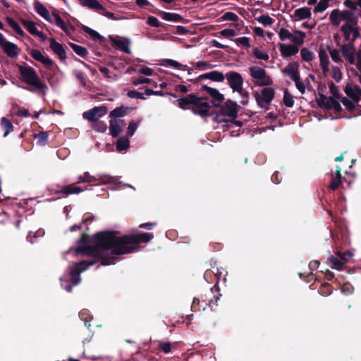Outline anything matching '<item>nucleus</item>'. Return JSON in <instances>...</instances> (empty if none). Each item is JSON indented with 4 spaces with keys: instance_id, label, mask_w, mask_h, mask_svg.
<instances>
[{
    "instance_id": "f257e3e1",
    "label": "nucleus",
    "mask_w": 361,
    "mask_h": 361,
    "mask_svg": "<svg viewBox=\"0 0 361 361\" xmlns=\"http://www.w3.org/2000/svg\"><path fill=\"white\" fill-rule=\"evenodd\" d=\"M318 57L323 75L330 76L336 82L343 79V73L338 65H342L344 60L350 65H355L357 71H353L361 84V49L356 51L352 44H343L340 49L321 47Z\"/></svg>"
},
{
    "instance_id": "f03ea898",
    "label": "nucleus",
    "mask_w": 361,
    "mask_h": 361,
    "mask_svg": "<svg viewBox=\"0 0 361 361\" xmlns=\"http://www.w3.org/2000/svg\"><path fill=\"white\" fill-rule=\"evenodd\" d=\"M115 231H102L95 236L97 245L94 247H86L80 250L92 253L97 248L111 250V255H121L134 252L136 247L142 243H148L154 238L152 233L117 236Z\"/></svg>"
},
{
    "instance_id": "7ed1b4c3",
    "label": "nucleus",
    "mask_w": 361,
    "mask_h": 361,
    "mask_svg": "<svg viewBox=\"0 0 361 361\" xmlns=\"http://www.w3.org/2000/svg\"><path fill=\"white\" fill-rule=\"evenodd\" d=\"M99 233L100 232L94 234L93 237V245H88V243L90 242V237L85 233H83L78 240V243L80 245L75 249V252L77 253H81L88 257H91L92 259L82 260L73 264L69 272V281H71L73 285H78L80 282L81 278L80 274L82 272L85 271L88 269V267L95 264L98 262H100V265L103 266L115 264L117 257H115L114 255H111V250L97 248V251L93 252L92 253L80 250V248L82 247L96 246L97 240L95 239V236Z\"/></svg>"
},
{
    "instance_id": "20e7f679",
    "label": "nucleus",
    "mask_w": 361,
    "mask_h": 361,
    "mask_svg": "<svg viewBox=\"0 0 361 361\" xmlns=\"http://www.w3.org/2000/svg\"><path fill=\"white\" fill-rule=\"evenodd\" d=\"M20 75V80L23 82L30 86V88L24 87L30 92H37L44 95L48 90L47 85L43 82L36 71L28 66H18Z\"/></svg>"
},
{
    "instance_id": "39448f33",
    "label": "nucleus",
    "mask_w": 361,
    "mask_h": 361,
    "mask_svg": "<svg viewBox=\"0 0 361 361\" xmlns=\"http://www.w3.org/2000/svg\"><path fill=\"white\" fill-rule=\"evenodd\" d=\"M355 15L348 10L334 9L329 14V20L333 26H339L342 22L344 23H352L356 18Z\"/></svg>"
},
{
    "instance_id": "423d86ee",
    "label": "nucleus",
    "mask_w": 361,
    "mask_h": 361,
    "mask_svg": "<svg viewBox=\"0 0 361 361\" xmlns=\"http://www.w3.org/2000/svg\"><path fill=\"white\" fill-rule=\"evenodd\" d=\"M226 78L233 91L237 92L245 97L246 101H244L243 104H246L247 102L248 95L243 89V79L241 75L237 72L231 71L226 73Z\"/></svg>"
},
{
    "instance_id": "0eeeda50",
    "label": "nucleus",
    "mask_w": 361,
    "mask_h": 361,
    "mask_svg": "<svg viewBox=\"0 0 361 361\" xmlns=\"http://www.w3.org/2000/svg\"><path fill=\"white\" fill-rule=\"evenodd\" d=\"M357 18L353 20L352 23H343L341 30L343 32L345 39L349 43L348 44H353V42L360 36V32L357 26Z\"/></svg>"
},
{
    "instance_id": "6e6552de",
    "label": "nucleus",
    "mask_w": 361,
    "mask_h": 361,
    "mask_svg": "<svg viewBox=\"0 0 361 361\" xmlns=\"http://www.w3.org/2000/svg\"><path fill=\"white\" fill-rule=\"evenodd\" d=\"M317 102L318 106L324 110H333L335 113H339L342 110L339 100L335 97L320 94Z\"/></svg>"
},
{
    "instance_id": "1a4fd4ad",
    "label": "nucleus",
    "mask_w": 361,
    "mask_h": 361,
    "mask_svg": "<svg viewBox=\"0 0 361 361\" xmlns=\"http://www.w3.org/2000/svg\"><path fill=\"white\" fill-rule=\"evenodd\" d=\"M238 111V106L235 103L231 101L225 102L220 109L221 114L216 116L215 121L217 123H223L226 119L223 116L234 118L237 116Z\"/></svg>"
},
{
    "instance_id": "9d476101",
    "label": "nucleus",
    "mask_w": 361,
    "mask_h": 361,
    "mask_svg": "<svg viewBox=\"0 0 361 361\" xmlns=\"http://www.w3.org/2000/svg\"><path fill=\"white\" fill-rule=\"evenodd\" d=\"M250 75L255 80L259 85L269 86L272 84L271 78L267 75L266 71L261 68L253 66L250 68Z\"/></svg>"
},
{
    "instance_id": "9b49d317",
    "label": "nucleus",
    "mask_w": 361,
    "mask_h": 361,
    "mask_svg": "<svg viewBox=\"0 0 361 361\" xmlns=\"http://www.w3.org/2000/svg\"><path fill=\"white\" fill-rule=\"evenodd\" d=\"M274 95V90L271 87H264L259 94H255V99L258 105L266 108L272 101Z\"/></svg>"
},
{
    "instance_id": "f8f14e48",
    "label": "nucleus",
    "mask_w": 361,
    "mask_h": 361,
    "mask_svg": "<svg viewBox=\"0 0 361 361\" xmlns=\"http://www.w3.org/2000/svg\"><path fill=\"white\" fill-rule=\"evenodd\" d=\"M211 106L210 103L206 99L198 98L195 96V101L193 103L192 110L196 114L206 116L209 114Z\"/></svg>"
},
{
    "instance_id": "ddd939ff",
    "label": "nucleus",
    "mask_w": 361,
    "mask_h": 361,
    "mask_svg": "<svg viewBox=\"0 0 361 361\" xmlns=\"http://www.w3.org/2000/svg\"><path fill=\"white\" fill-rule=\"evenodd\" d=\"M107 112V108L104 106H97L82 114V117L90 121H97L99 118L105 115Z\"/></svg>"
},
{
    "instance_id": "4468645a",
    "label": "nucleus",
    "mask_w": 361,
    "mask_h": 361,
    "mask_svg": "<svg viewBox=\"0 0 361 361\" xmlns=\"http://www.w3.org/2000/svg\"><path fill=\"white\" fill-rule=\"evenodd\" d=\"M300 65L297 61H292L289 63L283 69L282 73L283 75L289 77L293 81L297 80L300 75L299 71Z\"/></svg>"
},
{
    "instance_id": "2eb2a0df",
    "label": "nucleus",
    "mask_w": 361,
    "mask_h": 361,
    "mask_svg": "<svg viewBox=\"0 0 361 361\" xmlns=\"http://www.w3.org/2000/svg\"><path fill=\"white\" fill-rule=\"evenodd\" d=\"M126 126L123 119L114 118L109 121V133L113 137H117Z\"/></svg>"
},
{
    "instance_id": "dca6fc26",
    "label": "nucleus",
    "mask_w": 361,
    "mask_h": 361,
    "mask_svg": "<svg viewBox=\"0 0 361 361\" xmlns=\"http://www.w3.org/2000/svg\"><path fill=\"white\" fill-rule=\"evenodd\" d=\"M279 47L281 55L283 58L293 56L299 51V48L292 44H280Z\"/></svg>"
},
{
    "instance_id": "f3484780",
    "label": "nucleus",
    "mask_w": 361,
    "mask_h": 361,
    "mask_svg": "<svg viewBox=\"0 0 361 361\" xmlns=\"http://www.w3.org/2000/svg\"><path fill=\"white\" fill-rule=\"evenodd\" d=\"M345 93L350 99L357 102L361 99V89L353 83H348L346 85Z\"/></svg>"
},
{
    "instance_id": "a211bd4d",
    "label": "nucleus",
    "mask_w": 361,
    "mask_h": 361,
    "mask_svg": "<svg viewBox=\"0 0 361 361\" xmlns=\"http://www.w3.org/2000/svg\"><path fill=\"white\" fill-rule=\"evenodd\" d=\"M30 54L34 59L41 62L46 67L51 68L53 66V61L48 56L43 55L39 50L32 49Z\"/></svg>"
},
{
    "instance_id": "6ab92c4d",
    "label": "nucleus",
    "mask_w": 361,
    "mask_h": 361,
    "mask_svg": "<svg viewBox=\"0 0 361 361\" xmlns=\"http://www.w3.org/2000/svg\"><path fill=\"white\" fill-rule=\"evenodd\" d=\"M312 13L310 8L302 7L297 8L293 12V17L295 21L302 20L311 18Z\"/></svg>"
},
{
    "instance_id": "aec40b11",
    "label": "nucleus",
    "mask_w": 361,
    "mask_h": 361,
    "mask_svg": "<svg viewBox=\"0 0 361 361\" xmlns=\"http://www.w3.org/2000/svg\"><path fill=\"white\" fill-rule=\"evenodd\" d=\"M49 42L51 50L61 61H64L66 59V53L63 47L60 43L57 42L54 38L50 39Z\"/></svg>"
},
{
    "instance_id": "412c9836",
    "label": "nucleus",
    "mask_w": 361,
    "mask_h": 361,
    "mask_svg": "<svg viewBox=\"0 0 361 361\" xmlns=\"http://www.w3.org/2000/svg\"><path fill=\"white\" fill-rule=\"evenodd\" d=\"M221 295V294H219V295H214L212 298H209L207 294H205L204 296H202L200 304L202 310H205L207 307L212 309L214 305L216 306L218 300Z\"/></svg>"
},
{
    "instance_id": "4be33fe9",
    "label": "nucleus",
    "mask_w": 361,
    "mask_h": 361,
    "mask_svg": "<svg viewBox=\"0 0 361 361\" xmlns=\"http://www.w3.org/2000/svg\"><path fill=\"white\" fill-rule=\"evenodd\" d=\"M8 56L11 58H16L20 54V49L16 44L7 41L1 47Z\"/></svg>"
},
{
    "instance_id": "5701e85b",
    "label": "nucleus",
    "mask_w": 361,
    "mask_h": 361,
    "mask_svg": "<svg viewBox=\"0 0 361 361\" xmlns=\"http://www.w3.org/2000/svg\"><path fill=\"white\" fill-rule=\"evenodd\" d=\"M23 25L26 27V29L29 31V32L32 35H37L43 40H45L46 37L44 33L41 31H39L37 29V26L35 23L30 20H23L22 21Z\"/></svg>"
},
{
    "instance_id": "b1692460",
    "label": "nucleus",
    "mask_w": 361,
    "mask_h": 361,
    "mask_svg": "<svg viewBox=\"0 0 361 361\" xmlns=\"http://www.w3.org/2000/svg\"><path fill=\"white\" fill-rule=\"evenodd\" d=\"M307 35L305 32L301 30H295L293 31L291 41L292 44L297 46L299 48L300 46L304 44L305 39Z\"/></svg>"
},
{
    "instance_id": "393cba45",
    "label": "nucleus",
    "mask_w": 361,
    "mask_h": 361,
    "mask_svg": "<svg viewBox=\"0 0 361 361\" xmlns=\"http://www.w3.org/2000/svg\"><path fill=\"white\" fill-rule=\"evenodd\" d=\"M200 79H209L215 82H223L225 79L224 75L217 71H213L199 76Z\"/></svg>"
},
{
    "instance_id": "a878e982",
    "label": "nucleus",
    "mask_w": 361,
    "mask_h": 361,
    "mask_svg": "<svg viewBox=\"0 0 361 361\" xmlns=\"http://www.w3.org/2000/svg\"><path fill=\"white\" fill-rule=\"evenodd\" d=\"M34 7H35L36 12L40 16H42L43 18H44L48 22L53 23L51 16H50L49 11L44 6L43 4H42L39 1H36V2H35Z\"/></svg>"
},
{
    "instance_id": "bb28decb",
    "label": "nucleus",
    "mask_w": 361,
    "mask_h": 361,
    "mask_svg": "<svg viewBox=\"0 0 361 361\" xmlns=\"http://www.w3.org/2000/svg\"><path fill=\"white\" fill-rule=\"evenodd\" d=\"M114 45L121 50L122 51L130 54L131 51L130 49V41L128 39H118L113 41Z\"/></svg>"
},
{
    "instance_id": "cd10ccee",
    "label": "nucleus",
    "mask_w": 361,
    "mask_h": 361,
    "mask_svg": "<svg viewBox=\"0 0 361 361\" xmlns=\"http://www.w3.org/2000/svg\"><path fill=\"white\" fill-rule=\"evenodd\" d=\"M80 5L90 9L99 11L104 10V7L97 0H78Z\"/></svg>"
},
{
    "instance_id": "c85d7f7f",
    "label": "nucleus",
    "mask_w": 361,
    "mask_h": 361,
    "mask_svg": "<svg viewBox=\"0 0 361 361\" xmlns=\"http://www.w3.org/2000/svg\"><path fill=\"white\" fill-rule=\"evenodd\" d=\"M195 101V95L194 94H189L187 95L185 97L180 98L177 100V104L178 106L183 109H188V106L190 104L193 106V103Z\"/></svg>"
},
{
    "instance_id": "c756f323",
    "label": "nucleus",
    "mask_w": 361,
    "mask_h": 361,
    "mask_svg": "<svg viewBox=\"0 0 361 361\" xmlns=\"http://www.w3.org/2000/svg\"><path fill=\"white\" fill-rule=\"evenodd\" d=\"M84 190L80 187L75 186L73 184L68 185L67 186L63 187L61 190L56 192V193L64 194L66 195H71V194H78L83 191Z\"/></svg>"
},
{
    "instance_id": "7c9ffc66",
    "label": "nucleus",
    "mask_w": 361,
    "mask_h": 361,
    "mask_svg": "<svg viewBox=\"0 0 361 361\" xmlns=\"http://www.w3.org/2000/svg\"><path fill=\"white\" fill-rule=\"evenodd\" d=\"M204 90L214 99V104L216 105V102H221L224 99V96L216 89L212 88L207 86L203 87Z\"/></svg>"
},
{
    "instance_id": "2f4dec72",
    "label": "nucleus",
    "mask_w": 361,
    "mask_h": 361,
    "mask_svg": "<svg viewBox=\"0 0 361 361\" xmlns=\"http://www.w3.org/2000/svg\"><path fill=\"white\" fill-rule=\"evenodd\" d=\"M159 14L162 19L166 21L180 22L183 20V18L178 13L160 11Z\"/></svg>"
},
{
    "instance_id": "473e14b6",
    "label": "nucleus",
    "mask_w": 361,
    "mask_h": 361,
    "mask_svg": "<svg viewBox=\"0 0 361 361\" xmlns=\"http://www.w3.org/2000/svg\"><path fill=\"white\" fill-rule=\"evenodd\" d=\"M1 128L4 131V136L6 137L13 130V126L11 122L6 117L1 118Z\"/></svg>"
},
{
    "instance_id": "72a5a7b5",
    "label": "nucleus",
    "mask_w": 361,
    "mask_h": 361,
    "mask_svg": "<svg viewBox=\"0 0 361 361\" xmlns=\"http://www.w3.org/2000/svg\"><path fill=\"white\" fill-rule=\"evenodd\" d=\"M51 18L53 20L52 23L56 24L58 27H59L64 32H68V27L67 25L62 20V18L59 16V15L58 13H54Z\"/></svg>"
},
{
    "instance_id": "f704fd0d",
    "label": "nucleus",
    "mask_w": 361,
    "mask_h": 361,
    "mask_svg": "<svg viewBox=\"0 0 361 361\" xmlns=\"http://www.w3.org/2000/svg\"><path fill=\"white\" fill-rule=\"evenodd\" d=\"M51 18L53 20L52 23L56 24L58 27H59L64 32H68V27L67 25L62 20V18L59 16V15L58 13H54Z\"/></svg>"
},
{
    "instance_id": "c9c22d12",
    "label": "nucleus",
    "mask_w": 361,
    "mask_h": 361,
    "mask_svg": "<svg viewBox=\"0 0 361 361\" xmlns=\"http://www.w3.org/2000/svg\"><path fill=\"white\" fill-rule=\"evenodd\" d=\"M51 18L53 20L52 23L56 24L58 27H59L64 32H68V27L67 25L62 20V18L59 16V15L58 13H54Z\"/></svg>"
},
{
    "instance_id": "e433bc0d",
    "label": "nucleus",
    "mask_w": 361,
    "mask_h": 361,
    "mask_svg": "<svg viewBox=\"0 0 361 361\" xmlns=\"http://www.w3.org/2000/svg\"><path fill=\"white\" fill-rule=\"evenodd\" d=\"M51 18L53 20L52 23L56 24L58 27H59L64 32H68V27L67 25L62 20V18L59 16V15L58 13H54Z\"/></svg>"
},
{
    "instance_id": "4c0bfd02",
    "label": "nucleus",
    "mask_w": 361,
    "mask_h": 361,
    "mask_svg": "<svg viewBox=\"0 0 361 361\" xmlns=\"http://www.w3.org/2000/svg\"><path fill=\"white\" fill-rule=\"evenodd\" d=\"M128 109L127 107H118L115 109L112 110L109 116L114 119L117 118L118 117L124 116L128 113Z\"/></svg>"
},
{
    "instance_id": "58836bf2",
    "label": "nucleus",
    "mask_w": 361,
    "mask_h": 361,
    "mask_svg": "<svg viewBox=\"0 0 361 361\" xmlns=\"http://www.w3.org/2000/svg\"><path fill=\"white\" fill-rule=\"evenodd\" d=\"M330 0H320L313 9L314 13H323L329 6Z\"/></svg>"
},
{
    "instance_id": "ea45409f",
    "label": "nucleus",
    "mask_w": 361,
    "mask_h": 361,
    "mask_svg": "<svg viewBox=\"0 0 361 361\" xmlns=\"http://www.w3.org/2000/svg\"><path fill=\"white\" fill-rule=\"evenodd\" d=\"M329 260L331 264V267L333 269H336L337 270L344 269L343 262L341 259H340L338 257L331 256Z\"/></svg>"
},
{
    "instance_id": "a19ab883",
    "label": "nucleus",
    "mask_w": 361,
    "mask_h": 361,
    "mask_svg": "<svg viewBox=\"0 0 361 361\" xmlns=\"http://www.w3.org/2000/svg\"><path fill=\"white\" fill-rule=\"evenodd\" d=\"M256 20L264 26H271L274 23V19L269 15L259 16Z\"/></svg>"
},
{
    "instance_id": "79ce46f5",
    "label": "nucleus",
    "mask_w": 361,
    "mask_h": 361,
    "mask_svg": "<svg viewBox=\"0 0 361 361\" xmlns=\"http://www.w3.org/2000/svg\"><path fill=\"white\" fill-rule=\"evenodd\" d=\"M130 145V141L128 138L126 137H121L116 143V149L118 151L126 150Z\"/></svg>"
},
{
    "instance_id": "37998d69",
    "label": "nucleus",
    "mask_w": 361,
    "mask_h": 361,
    "mask_svg": "<svg viewBox=\"0 0 361 361\" xmlns=\"http://www.w3.org/2000/svg\"><path fill=\"white\" fill-rule=\"evenodd\" d=\"M161 65L166 67H172L176 69H181L184 67L183 65L173 59H164L161 61Z\"/></svg>"
},
{
    "instance_id": "c03bdc74",
    "label": "nucleus",
    "mask_w": 361,
    "mask_h": 361,
    "mask_svg": "<svg viewBox=\"0 0 361 361\" xmlns=\"http://www.w3.org/2000/svg\"><path fill=\"white\" fill-rule=\"evenodd\" d=\"M300 56L302 59L307 62L312 61L314 58V53L307 48H302L300 50Z\"/></svg>"
},
{
    "instance_id": "a18cd8bd",
    "label": "nucleus",
    "mask_w": 361,
    "mask_h": 361,
    "mask_svg": "<svg viewBox=\"0 0 361 361\" xmlns=\"http://www.w3.org/2000/svg\"><path fill=\"white\" fill-rule=\"evenodd\" d=\"M341 102L344 105L345 109L349 111H353L355 109L356 104L357 103L356 101H354L350 99L349 97H343L341 99Z\"/></svg>"
},
{
    "instance_id": "49530a36",
    "label": "nucleus",
    "mask_w": 361,
    "mask_h": 361,
    "mask_svg": "<svg viewBox=\"0 0 361 361\" xmlns=\"http://www.w3.org/2000/svg\"><path fill=\"white\" fill-rule=\"evenodd\" d=\"M79 317L82 321H84V325L86 327L90 328L91 326L90 322L92 319V317L89 314L86 310H82L79 313Z\"/></svg>"
},
{
    "instance_id": "de8ad7c7",
    "label": "nucleus",
    "mask_w": 361,
    "mask_h": 361,
    "mask_svg": "<svg viewBox=\"0 0 361 361\" xmlns=\"http://www.w3.org/2000/svg\"><path fill=\"white\" fill-rule=\"evenodd\" d=\"M292 34L293 32L284 27L281 28L278 32L279 37L281 41L291 39Z\"/></svg>"
},
{
    "instance_id": "09e8293b",
    "label": "nucleus",
    "mask_w": 361,
    "mask_h": 361,
    "mask_svg": "<svg viewBox=\"0 0 361 361\" xmlns=\"http://www.w3.org/2000/svg\"><path fill=\"white\" fill-rule=\"evenodd\" d=\"M253 55L257 59L264 61H267L269 56L267 52L263 51L257 48H255L252 50Z\"/></svg>"
},
{
    "instance_id": "8fccbe9b",
    "label": "nucleus",
    "mask_w": 361,
    "mask_h": 361,
    "mask_svg": "<svg viewBox=\"0 0 361 361\" xmlns=\"http://www.w3.org/2000/svg\"><path fill=\"white\" fill-rule=\"evenodd\" d=\"M73 50L80 56L85 57L87 54V50L80 45L75 44H71Z\"/></svg>"
},
{
    "instance_id": "3c124183",
    "label": "nucleus",
    "mask_w": 361,
    "mask_h": 361,
    "mask_svg": "<svg viewBox=\"0 0 361 361\" xmlns=\"http://www.w3.org/2000/svg\"><path fill=\"white\" fill-rule=\"evenodd\" d=\"M234 42L238 46H243L247 49L250 47V39L247 37H242L235 39Z\"/></svg>"
},
{
    "instance_id": "603ef678",
    "label": "nucleus",
    "mask_w": 361,
    "mask_h": 361,
    "mask_svg": "<svg viewBox=\"0 0 361 361\" xmlns=\"http://www.w3.org/2000/svg\"><path fill=\"white\" fill-rule=\"evenodd\" d=\"M283 102L287 107H292L294 104V99L293 96L286 91L283 95Z\"/></svg>"
},
{
    "instance_id": "864d4df0",
    "label": "nucleus",
    "mask_w": 361,
    "mask_h": 361,
    "mask_svg": "<svg viewBox=\"0 0 361 361\" xmlns=\"http://www.w3.org/2000/svg\"><path fill=\"white\" fill-rule=\"evenodd\" d=\"M10 26L16 31V32L20 35H23L24 32L20 25L13 19H8Z\"/></svg>"
},
{
    "instance_id": "5fc2aeb1",
    "label": "nucleus",
    "mask_w": 361,
    "mask_h": 361,
    "mask_svg": "<svg viewBox=\"0 0 361 361\" xmlns=\"http://www.w3.org/2000/svg\"><path fill=\"white\" fill-rule=\"evenodd\" d=\"M293 81L295 82V86H296L297 89L298 90V91L301 94H304L306 90V84L305 83L304 81L300 80V76L299 78H298L297 80L295 79Z\"/></svg>"
},
{
    "instance_id": "6e6d98bb",
    "label": "nucleus",
    "mask_w": 361,
    "mask_h": 361,
    "mask_svg": "<svg viewBox=\"0 0 361 361\" xmlns=\"http://www.w3.org/2000/svg\"><path fill=\"white\" fill-rule=\"evenodd\" d=\"M84 31L94 39H101L102 38V37L97 31L88 27H84Z\"/></svg>"
},
{
    "instance_id": "4d7b16f0",
    "label": "nucleus",
    "mask_w": 361,
    "mask_h": 361,
    "mask_svg": "<svg viewBox=\"0 0 361 361\" xmlns=\"http://www.w3.org/2000/svg\"><path fill=\"white\" fill-rule=\"evenodd\" d=\"M138 126H139V122H135L134 121H131L129 123V125L128 127V130H127L128 135L133 136L134 135L135 132L136 131Z\"/></svg>"
},
{
    "instance_id": "13d9d810",
    "label": "nucleus",
    "mask_w": 361,
    "mask_h": 361,
    "mask_svg": "<svg viewBox=\"0 0 361 361\" xmlns=\"http://www.w3.org/2000/svg\"><path fill=\"white\" fill-rule=\"evenodd\" d=\"M92 127L98 132L104 133L106 130V125L102 121H97L93 123Z\"/></svg>"
},
{
    "instance_id": "bf43d9fd",
    "label": "nucleus",
    "mask_w": 361,
    "mask_h": 361,
    "mask_svg": "<svg viewBox=\"0 0 361 361\" xmlns=\"http://www.w3.org/2000/svg\"><path fill=\"white\" fill-rule=\"evenodd\" d=\"M222 19L224 20L237 21L238 16L235 13L226 12L223 15Z\"/></svg>"
},
{
    "instance_id": "052dcab7",
    "label": "nucleus",
    "mask_w": 361,
    "mask_h": 361,
    "mask_svg": "<svg viewBox=\"0 0 361 361\" xmlns=\"http://www.w3.org/2000/svg\"><path fill=\"white\" fill-rule=\"evenodd\" d=\"M191 310L193 312H198L202 310L200 304V299L198 298H194L192 305Z\"/></svg>"
},
{
    "instance_id": "680f3d73",
    "label": "nucleus",
    "mask_w": 361,
    "mask_h": 361,
    "mask_svg": "<svg viewBox=\"0 0 361 361\" xmlns=\"http://www.w3.org/2000/svg\"><path fill=\"white\" fill-rule=\"evenodd\" d=\"M219 34L225 37H231L236 35V32L233 29H224L221 30Z\"/></svg>"
},
{
    "instance_id": "e2e57ef3",
    "label": "nucleus",
    "mask_w": 361,
    "mask_h": 361,
    "mask_svg": "<svg viewBox=\"0 0 361 361\" xmlns=\"http://www.w3.org/2000/svg\"><path fill=\"white\" fill-rule=\"evenodd\" d=\"M329 87L332 94L331 97H335L339 100V91L337 86H336L333 82H329Z\"/></svg>"
},
{
    "instance_id": "0e129e2a",
    "label": "nucleus",
    "mask_w": 361,
    "mask_h": 361,
    "mask_svg": "<svg viewBox=\"0 0 361 361\" xmlns=\"http://www.w3.org/2000/svg\"><path fill=\"white\" fill-rule=\"evenodd\" d=\"M341 184V179L338 178V177L331 176V181L329 184V187L331 189L335 190L340 186Z\"/></svg>"
},
{
    "instance_id": "69168bd1",
    "label": "nucleus",
    "mask_w": 361,
    "mask_h": 361,
    "mask_svg": "<svg viewBox=\"0 0 361 361\" xmlns=\"http://www.w3.org/2000/svg\"><path fill=\"white\" fill-rule=\"evenodd\" d=\"M147 24L149 25L154 27H159L161 26V23L159 21L158 18L154 16H149L147 18Z\"/></svg>"
},
{
    "instance_id": "338daca9",
    "label": "nucleus",
    "mask_w": 361,
    "mask_h": 361,
    "mask_svg": "<svg viewBox=\"0 0 361 361\" xmlns=\"http://www.w3.org/2000/svg\"><path fill=\"white\" fill-rule=\"evenodd\" d=\"M128 96L130 98H137L140 99H145L144 94L138 92L135 90L128 91L127 93Z\"/></svg>"
},
{
    "instance_id": "774afa93",
    "label": "nucleus",
    "mask_w": 361,
    "mask_h": 361,
    "mask_svg": "<svg viewBox=\"0 0 361 361\" xmlns=\"http://www.w3.org/2000/svg\"><path fill=\"white\" fill-rule=\"evenodd\" d=\"M331 286L329 283H325L322 285V288L319 290V293L324 295H330L331 293Z\"/></svg>"
}]
</instances>
